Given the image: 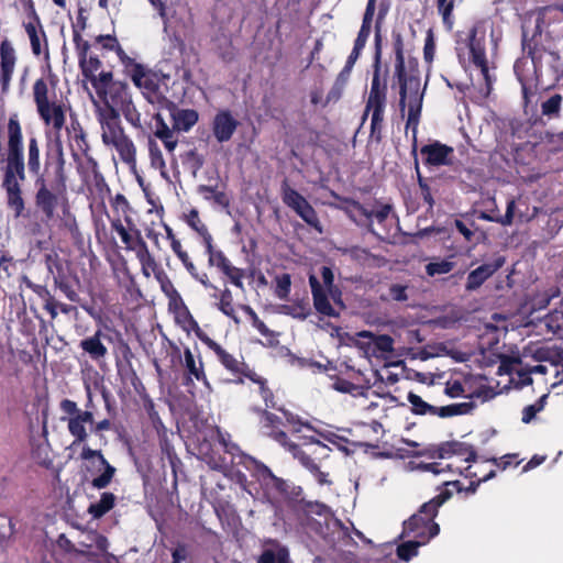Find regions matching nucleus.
Returning <instances> with one entry per match:
<instances>
[{"label": "nucleus", "mask_w": 563, "mask_h": 563, "mask_svg": "<svg viewBox=\"0 0 563 563\" xmlns=\"http://www.w3.org/2000/svg\"><path fill=\"white\" fill-rule=\"evenodd\" d=\"M154 120V128H153V134L155 137L159 139L161 141L165 139H170L175 135L176 130H174V126H168V124L165 122L164 118L161 113H155L153 115Z\"/></svg>", "instance_id": "45"}, {"label": "nucleus", "mask_w": 563, "mask_h": 563, "mask_svg": "<svg viewBox=\"0 0 563 563\" xmlns=\"http://www.w3.org/2000/svg\"><path fill=\"white\" fill-rule=\"evenodd\" d=\"M280 411H283V413H284L286 422L292 427V432L298 433L303 428L312 430L311 424L309 422L302 421L297 415H294L284 409H282Z\"/></svg>", "instance_id": "61"}, {"label": "nucleus", "mask_w": 563, "mask_h": 563, "mask_svg": "<svg viewBox=\"0 0 563 563\" xmlns=\"http://www.w3.org/2000/svg\"><path fill=\"white\" fill-rule=\"evenodd\" d=\"M306 445L309 448V451L291 441H289L287 445H284V448L316 477L319 485H330L331 481L328 479V473L322 472L312 457V455L327 456L325 452L330 450L329 446L313 438H311Z\"/></svg>", "instance_id": "13"}, {"label": "nucleus", "mask_w": 563, "mask_h": 563, "mask_svg": "<svg viewBox=\"0 0 563 563\" xmlns=\"http://www.w3.org/2000/svg\"><path fill=\"white\" fill-rule=\"evenodd\" d=\"M68 417H62L60 420L67 422V429L70 435L74 438L71 448L85 443L88 439V432L86 424L79 418L77 413H66Z\"/></svg>", "instance_id": "32"}, {"label": "nucleus", "mask_w": 563, "mask_h": 563, "mask_svg": "<svg viewBox=\"0 0 563 563\" xmlns=\"http://www.w3.org/2000/svg\"><path fill=\"white\" fill-rule=\"evenodd\" d=\"M291 288V277L288 273H283L275 277V295L280 300H287Z\"/></svg>", "instance_id": "49"}, {"label": "nucleus", "mask_w": 563, "mask_h": 563, "mask_svg": "<svg viewBox=\"0 0 563 563\" xmlns=\"http://www.w3.org/2000/svg\"><path fill=\"white\" fill-rule=\"evenodd\" d=\"M257 412L261 415V426L264 430V433L280 445H287L289 439L286 432L278 429V427L283 423L282 419L275 413L267 411L266 409H257Z\"/></svg>", "instance_id": "25"}, {"label": "nucleus", "mask_w": 563, "mask_h": 563, "mask_svg": "<svg viewBox=\"0 0 563 563\" xmlns=\"http://www.w3.org/2000/svg\"><path fill=\"white\" fill-rule=\"evenodd\" d=\"M197 335L211 351L214 352L222 366L235 377L232 382L234 384H243L244 378L251 372L250 366L245 362L239 361L232 354L228 353L219 343L202 333L200 330L197 331Z\"/></svg>", "instance_id": "16"}, {"label": "nucleus", "mask_w": 563, "mask_h": 563, "mask_svg": "<svg viewBox=\"0 0 563 563\" xmlns=\"http://www.w3.org/2000/svg\"><path fill=\"white\" fill-rule=\"evenodd\" d=\"M219 310L225 314L227 317L233 319L235 323H239L240 320L235 314V310L233 307V296L230 289L225 288L220 296Z\"/></svg>", "instance_id": "48"}, {"label": "nucleus", "mask_w": 563, "mask_h": 563, "mask_svg": "<svg viewBox=\"0 0 563 563\" xmlns=\"http://www.w3.org/2000/svg\"><path fill=\"white\" fill-rule=\"evenodd\" d=\"M422 155H426L423 159L427 166H442L450 164L449 156L453 154V147L442 144L439 141L423 145L420 150Z\"/></svg>", "instance_id": "24"}, {"label": "nucleus", "mask_w": 563, "mask_h": 563, "mask_svg": "<svg viewBox=\"0 0 563 563\" xmlns=\"http://www.w3.org/2000/svg\"><path fill=\"white\" fill-rule=\"evenodd\" d=\"M562 100L563 98L560 93L551 96L548 100L541 103V113L549 119L558 118L560 114Z\"/></svg>", "instance_id": "47"}, {"label": "nucleus", "mask_w": 563, "mask_h": 563, "mask_svg": "<svg viewBox=\"0 0 563 563\" xmlns=\"http://www.w3.org/2000/svg\"><path fill=\"white\" fill-rule=\"evenodd\" d=\"M118 111L122 112L124 119L134 128L141 129V113L136 109L135 104L133 103L132 99L128 101L125 104L120 107Z\"/></svg>", "instance_id": "51"}, {"label": "nucleus", "mask_w": 563, "mask_h": 563, "mask_svg": "<svg viewBox=\"0 0 563 563\" xmlns=\"http://www.w3.org/2000/svg\"><path fill=\"white\" fill-rule=\"evenodd\" d=\"M15 65V53L11 44L4 40L2 41V71L3 74H13Z\"/></svg>", "instance_id": "56"}, {"label": "nucleus", "mask_w": 563, "mask_h": 563, "mask_svg": "<svg viewBox=\"0 0 563 563\" xmlns=\"http://www.w3.org/2000/svg\"><path fill=\"white\" fill-rule=\"evenodd\" d=\"M59 409L63 413H77L85 424L93 426L95 417L92 410H81L76 401L65 398L59 402Z\"/></svg>", "instance_id": "38"}, {"label": "nucleus", "mask_w": 563, "mask_h": 563, "mask_svg": "<svg viewBox=\"0 0 563 563\" xmlns=\"http://www.w3.org/2000/svg\"><path fill=\"white\" fill-rule=\"evenodd\" d=\"M358 335L371 339L375 352L390 353L394 351V339L388 334H374L369 331H362Z\"/></svg>", "instance_id": "37"}, {"label": "nucleus", "mask_w": 563, "mask_h": 563, "mask_svg": "<svg viewBox=\"0 0 563 563\" xmlns=\"http://www.w3.org/2000/svg\"><path fill=\"white\" fill-rule=\"evenodd\" d=\"M33 99L36 111L46 126L59 134L66 123V113L70 106L60 100H49L48 86L44 78H38L33 85Z\"/></svg>", "instance_id": "8"}, {"label": "nucleus", "mask_w": 563, "mask_h": 563, "mask_svg": "<svg viewBox=\"0 0 563 563\" xmlns=\"http://www.w3.org/2000/svg\"><path fill=\"white\" fill-rule=\"evenodd\" d=\"M158 435H159V446H161L162 455L165 456L169 461L172 467L175 468L176 463L179 462V459L176 454L174 445L168 440L166 430L161 431V433H158Z\"/></svg>", "instance_id": "50"}, {"label": "nucleus", "mask_w": 563, "mask_h": 563, "mask_svg": "<svg viewBox=\"0 0 563 563\" xmlns=\"http://www.w3.org/2000/svg\"><path fill=\"white\" fill-rule=\"evenodd\" d=\"M238 457V464L249 471L260 483L264 497L272 504L278 501L280 492H285L287 487V481L277 477L264 463L245 453H240Z\"/></svg>", "instance_id": "10"}, {"label": "nucleus", "mask_w": 563, "mask_h": 563, "mask_svg": "<svg viewBox=\"0 0 563 563\" xmlns=\"http://www.w3.org/2000/svg\"><path fill=\"white\" fill-rule=\"evenodd\" d=\"M455 267V263L449 260L437 258L426 265V273L430 277L449 274Z\"/></svg>", "instance_id": "43"}, {"label": "nucleus", "mask_w": 563, "mask_h": 563, "mask_svg": "<svg viewBox=\"0 0 563 563\" xmlns=\"http://www.w3.org/2000/svg\"><path fill=\"white\" fill-rule=\"evenodd\" d=\"M292 512L302 527L312 528L317 523L312 515L327 518L330 514V508L321 501H310L302 497V499L297 503Z\"/></svg>", "instance_id": "19"}, {"label": "nucleus", "mask_w": 563, "mask_h": 563, "mask_svg": "<svg viewBox=\"0 0 563 563\" xmlns=\"http://www.w3.org/2000/svg\"><path fill=\"white\" fill-rule=\"evenodd\" d=\"M384 14L382 10L378 13L376 21L375 33V52L373 58V77L371 81V89L365 102V109L362 115V123H364L371 113V129L369 139L379 144L383 141V128L385 120V109L387 106V82L386 79H380L382 71V36L379 33V23Z\"/></svg>", "instance_id": "3"}, {"label": "nucleus", "mask_w": 563, "mask_h": 563, "mask_svg": "<svg viewBox=\"0 0 563 563\" xmlns=\"http://www.w3.org/2000/svg\"><path fill=\"white\" fill-rule=\"evenodd\" d=\"M437 9H438V12L442 16L444 26L448 30H452V27H453L452 12L454 9V0H437Z\"/></svg>", "instance_id": "55"}, {"label": "nucleus", "mask_w": 563, "mask_h": 563, "mask_svg": "<svg viewBox=\"0 0 563 563\" xmlns=\"http://www.w3.org/2000/svg\"><path fill=\"white\" fill-rule=\"evenodd\" d=\"M183 165L189 169L194 176L203 167L205 157L196 148L185 152L181 156Z\"/></svg>", "instance_id": "40"}, {"label": "nucleus", "mask_w": 563, "mask_h": 563, "mask_svg": "<svg viewBox=\"0 0 563 563\" xmlns=\"http://www.w3.org/2000/svg\"><path fill=\"white\" fill-rule=\"evenodd\" d=\"M88 81L91 84L100 101L102 108H112L118 110L132 99L130 87L126 82L113 80L111 70L101 69Z\"/></svg>", "instance_id": "9"}, {"label": "nucleus", "mask_w": 563, "mask_h": 563, "mask_svg": "<svg viewBox=\"0 0 563 563\" xmlns=\"http://www.w3.org/2000/svg\"><path fill=\"white\" fill-rule=\"evenodd\" d=\"M32 13L30 15V19L27 22L23 23V26L25 29V32L30 38L32 53L35 56H40L43 53V47L41 44V41L44 42V49L47 53L48 51V44H47V37L45 34V31L43 29V25L41 23V20L38 15L36 14L33 4L31 3Z\"/></svg>", "instance_id": "21"}, {"label": "nucleus", "mask_w": 563, "mask_h": 563, "mask_svg": "<svg viewBox=\"0 0 563 563\" xmlns=\"http://www.w3.org/2000/svg\"><path fill=\"white\" fill-rule=\"evenodd\" d=\"M80 459L90 462L91 466H87V471L90 474L100 472V474L95 476L90 482L92 488L104 489L111 484L117 470L104 457L101 450H93L85 444L80 453Z\"/></svg>", "instance_id": "14"}, {"label": "nucleus", "mask_w": 563, "mask_h": 563, "mask_svg": "<svg viewBox=\"0 0 563 563\" xmlns=\"http://www.w3.org/2000/svg\"><path fill=\"white\" fill-rule=\"evenodd\" d=\"M540 35L533 34L530 38L527 34L522 35V51L532 62L534 71H541L543 67V55L547 48L540 43Z\"/></svg>", "instance_id": "29"}, {"label": "nucleus", "mask_w": 563, "mask_h": 563, "mask_svg": "<svg viewBox=\"0 0 563 563\" xmlns=\"http://www.w3.org/2000/svg\"><path fill=\"white\" fill-rule=\"evenodd\" d=\"M133 84L141 90L144 98L152 104L164 107L170 103L166 97L163 88L162 80L164 76L147 68L145 65H134L129 74Z\"/></svg>", "instance_id": "11"}, {"label": "nucleus", "mask_w": 563, "mask_h": 563, "mask_svg": "<svg viewBox=\"0 0 563 563\" xmlns=\"http://www.w3.org/2000/svg\"><path fill=\"white\" fill-rule=\"evenodd\" d=\"M111 206L117 212L123 214L126 224H132L133 220L130 217L132 207L123 194H117L111 199Z\"/></svg>", "instance_id": "52"}, {"label": "nucleus", "mask_w": 563, "mask_h": 563, "mask_svg": "<svg viewBox=\"0 0 563 563\" xmlns=\"http://www.w3.org/2000/svg\"><path fill=\"white\" fill-rule=\"evenodd\" d=\"M453 441L442 442L439 445L429 448L426 453L432 459H449L453 456ZM400 457L420 456L424 452L409 451L402 448L397 449Z\"/></svg>", "instance_id": "30"}, {"label": "nucleus", "mask_w": 563, "mask_h": 563, "mask_svg": "<svg viewBox=\"0 0 563 563\" xmlns=\"http://www.w3.org/2000/svg\"><path fill=\"white\" fill-rule=\"evenodd\" d=\"M78 65L81 71L82 77L88 80L97 73H99L102 68V62L98 56L88 55L90 49V44L88 41L84 40L79 45L75 47Z\"/></svg>", "instance_id": "23"}, {"label": "nucleus", "mask_w": 563, "mask_h": 563, "mask_svg": "<svg viewBox=\"0 0 563 563\" xmlns=\"http://www.w3.org/2000/svg\"><path fill=\"white\" fill-rule=\"evenodd\" d=\"M453 455L461 456L465 462H475L477 460V452L472 444L453 441Z\"/></svg>", "instance_id": "53"}, {"label": "nucleus", "mask_w": 563, "mask_h": 563, "mask_svg": "<svg viewBox=\"0 0 563 563\" xmlns=\"http://www.w3.org/2000/svg\"><path fill=\"white\" fill-rule=\"evenodd\" d=\"M47 269L53 276V280H55V276H64L70 272V269L65 266L62 261L55 256L47 255L46 256Z\"/></svg>", "instance_id": "59"}, {"label": "nucleus", "mask_w": 563, "mask_h": 563, "mask_svg": "<svg viewBox=\"0 0 563 563\" xmlns=\"http://www.w3.org/2000/svg\"><path fill=\"white\" fill-rule=\"evenodd\" d=\"M185 356V367L187 371L188 376L186 377V384L189 382H192V376L198 380L203 383L206 386H209L207 375L203 369V363L201 360H199L198 364L195 360L194 354L191 351L186 347L184 351Z\"/></svg>", "instance_id": "33"}, {"label": "nucleus", "mask_w": 563, "mask_h": 563, "mask_svg": "<svg viewBox=\"0 0 563 563\" xmlns=\"http://www.w3.org/2000/svg\"><path fill=\"white\" fill-rule=\"evenodd\" d=\"M221 272L228 276L231 283L236 287H242L243 271L233 266L231 263L227 264Z\"/></svg>", "instance_id": "63"}, {"label": "nucleus", "mask_w": 563, "mask_h": 563, "mask_svg": "<svg viewBox=\"0 0 563 563\" xmlns=\"http://www.w3.org/2000/svg\"><path fill=\"white\" fill-rule=\"evenodd\" d=\"M241 308L247 313L252 320L253 327L264 336H267L271 331L263 320H261L254 309L247 305L241 306Z\"/></svg>", "instance_id": "60"}, {"label": "nucleus", "mask_w": 563, "mask_h": 563, "mask_svg": "<svg viewBox=\"0 0 563 563\" xmlns=\"http://www.w3.org/2000/svg\"><path fill=\"white\" fill-rule=\"evenodd\" d=\"M103 336V332L98 329L92 335L79 342V347L82 352L97 363L104 360L108 355V347L102 342Z\"/></svg>", "instance_id": "27"}, {"label": "nucleus", "mask_w": 563, "mask_h": 563, "mask_svg": "<svg viewBox=\"0 0 563 563\" xmlns=\"http://www.w3.org/2000/svg\"><path fill=\"white\" fill-rule=\"evenodd\" d=\"M341 205L338 207L355 225L366 229L371 234H376L372 221L371 210L366 209L358 200L349 197L335 196Z\"/></svg>", "instance_id": "17"}, {"label": "nucleus", "mask_w": 563, "mask_h": 563, "mask_svg": "<svg viewBox=\"0 0 563 563\" xmlns=\"http://www.w3.org/2000/svg\"><path fill=\"white\" fill-rule=\"evenodd\" d=\"M452 497V490L444 488L429 501L422 504L417 514H413L404 522V533L422 541H429L440 532L439 525L434 521L439 508Z\"/></svg>", "instance_id": "5"}, {"label": "nucleus", "mask_w": 563, "mask_h": 563, "mask_svg": "<svg viewBox=\"0 0 563 563\" xmlns=\"http://www.w3.org/2000/svg\"><path fill=\"white\" fill-rule=\"evenodd\" d=\"M170 110L172 124L176 132H188L199 120V113L195 109H180L173 102Z\"/></svg>", "instance_id": "28"}, {"label": "nucleus", "mask_w": 563, "mask_h": 563, "mask_svg": "<svg viewBox=\"0 0 563 563\" xmlns=\"http://www.w3.org/2000/svg\"><path fill=\"white\" fill-rule=\"evenodd\" d=\"M506 263L504 256H498L492 262L484 263L471 271L466 277L465 290L468 292L479 289L486 280H488L496 272H498Z\"/></svg>", "instance_id": "18"}, {"label": "nucleus", "mask_w": 563, "mask_h": 563, "mask_svg": "<svg viewBox=\"0 0 563 563\" xmlns=\"http://www.w3.org/2000/svg\"><path fill=\"white\" fill-rule=\"evenodd\" d=\"M117 497L111 492H104L101 494L100 499L96 503H91L88 507V514L95 519L102 518L115 506Z\"/></svg>", "instance_id": "34"}, {"label": "nucleus", "mask_w": 563, "mask_h": 563, "mask_svg": "<svg viewBox=\"0 0 563 563\" xmlns=\"http://www.w3.org/2000/svg\"><path fill=\"white\" fill-rule=\"evenodd\" d=\"M407 400L411 405V411L415 415H431L435 416L437 407L426 402L419 395L410 391L407 396Z\"/></svg>", "instance_id": "41"}, {"label": "nucleus", "mask_w": 563, "mask_h": 563, "mask_svg": "<svg viewBox=\"0 0 563 563\" xmlns=\"http://www.w3.org/2000/svg\"><path fill=\"white\" fill-rule=\"evenodd\" d=\"M468 49L470 57L473 64L483 63L486 60V49H485V37H477L476 29H473L468 35Z\"/></svg>", "instance_id": "35"}, {"label": "nucleus", "mask_w": 563, "mask_h": 563, "mask_svg": "<svg viewBox=\"0 0 563 563\" xmlns=\"http://www.w3.org/2000/svg\"><path fill=\"white\" fill-rule=\"evenodd\" d=\"M280 197L283 203L292 210L307 225L320 234L323 232L316 209L298 190L290 186L287 178L280 184Z\"/></svg>", "instance_id": "12"}, {"label": "nucleus", "mask_w": 563, "mask_h": 563, "mask_svg": "<svg viewBox=\"0 0 563 563\" xmlns=\"http://www.w3.org/2000/svg\"><path fill=\"white\" fill-rule=\"evenodd\" d=\"M96 114L101 126L103 144L115 148L123 163L134 166L136 163V147L122 126L119 111L97 106Z\"/></svg>", "instance_id": "4"}, {"label": "nucleus", "mask_w": 563, "mask_h": 563, "mask_svg": "<svg viewBox=\"0 0 563 563\" xmlns=\"http://www.w3.org/2000/svg\"><path fill=\"white\" fill-rule=\"evenodd\" d=\"M549 394H544L534 404L526 406L522 409L521 421L526 424L530 423L544 409Z\"/></svg>", "instance_id": "46"}, {"label": "nucleus", "mask_w": 563, "mask_h": 563, "mask_svg": "<svg viewBox=\"0 0 563 563\" xmlns=\"http://www.w3.org/2000/svg\"><path fill=\"white\" fill-rule=\"evenodd\" d=\"M27 169L35 177V206L47 218H53L59 197L66 192V159L60 141L47 146L44 167L41 169L40 143L35 136L27 142Z\"/></svg>", "instance_id": "1"}, {"label": "nucleus", "mask_w": 563, "mask_h": 563, "mask_svg": "<svg viewBox=\"0 0 563 563\" xmlns=\"http://www.w3.org/2000/svg\"><path fill=\"white\" fill-rule=\"evenodd\" d=\"M148 154L151 166L155 169H159L163 173L166 167L165 159L158 144L151 137L148 139Z\"/></svg>", "instance_id": "54"}, {"label": "nucleus", "mask_w": 563, "mask_h": 563, "mask_svg": "<svg viewBox=\"0 0 563 563\" xmlns=\"http://www.w3.org/2000/svg\"><path fill=\"white\" fill-rule=\"evenodd\" d=\"M391 45L395 54L394 78L397 81L399 95H401L404 100L407 88L417 89V86H420L419 63L416 57L409 56L406 59L404 36L397 29L391 31Z\"/></svg>", "instance_id": "7"}, {"label": "nucleus", "mask_w": 563, "mask_h": 563, "mask_svg": "<svg viewBox=\"0 0 563 563\" xmlns=\"http://www.w3.org/2000/svg\"><path fill=\"white\" fill-rule=\"evenodd\" d=\"M144 409L157 433L166 430L157 410L155 409V404L151 398L144 400Z\"/></svg>", "instance_id": "57"}, {"label": "nucleus", "mask_w": 563, "mask_h": 563, "mask_svg": "<svg viewBox=\"0 0 563 563\" xmlns=\"http://www.w3.org/2000/svg\"><path fill=\"white\" fill-rule=\"evenodd\" d=\"M111 228L120 235L124 249L135 254L141 264L142 274L146 278L154 274L155 277L161 280V276L164 275V273L154 255L150 252L141 230L137 229L133 222L124 227L120 218L111 220Z\"/></svg>", "instance_id": "6"}, {"label": "nucleus", "mask_w": 563, "mask_h": 563, "mask_svg": "<svg viewBox=\"0 0 563 563\" xmlns=\"http://www.w3.org/2000/svg\"><path fill=\"white\" fill-rule=\"evenodd\" d=\"M420 88L421 85L417 86V89L407 88L404 100L401 99V95H399V110L402 114L405 112L406 106H408L406 133L409 130L412 132V155H416L418 150L417 134L422 112L423 92L420 91Z\"/></svg>", "instance_id": "15"}, {"label": "nucleus", "mask_w": 563, "mask_h": 563, "mask_svg": "<svg viewBox=\"0 0 563 563\" xmlns=\"http://www.w3.org/2000/svg\"><path fill=\"white\" fill-rule=\"evenodd\" d=\"M474 406V402L470 401L437 407L435 416H439L441 418H449L454 416L466 415L473 410Z\"/></svg>", "instance_id": "39"}, {"label": "nucleus", "mask_w": 563, "mask_h": 563, "mask_svg": "<svg viewBox=\"0 0 563 563\" xmlns=\"http://www.w3.org/2000/svg\"><path fill=\"white\" fill-rule=\"evenodd\" d=\"M428 541H406L397 547V556L402 561H409L418 555L419 547L426 544Z\"/></svg>", "instance_id": "44"}, {"label": "nucleus", "mask_w": 563, "mask_h": 563, "mask_svg": "<svg viewBox=\"0 0 563 563\" xmlns=\"http://www.w3.org/2000/svg\"><path fill=\"white\" fill-rule=\"evenodd\" d=\"M113 52H115L117 56L119 57L120 62L124 66V69L126 74H131V69L134 68V65H141V63H137L134 58L130 57L125 51L122 48L120 43L117 44Z\"/></svg>", "instance_id": "64"}, {"label": "nucleus", "mask_w": 563, "mask_h": 563, "mask_svg": "<svg viewBox=\"0 0 563 563\" xmlns=\"http://www.w3.org/2000/svg\"><path fill=\"white\" fill-rule=\"evenodd\" d=\"M79 285V278L76 274H68L64 276H55L54 286L59 289L65 297L71 302H79L80 297L76 289V286Z\"/></svg>", "instance_id": "31"}, {"label": "nucleus", "mask_w": 563, "mask_h": 563, "mask_svg": "<svg viewBox=\"0 0 563 563\" xmlns=\"http://www.w3.org/2000/svg\"><path fill=\"white\" fill-rule=\"evenodd\" d=\"M7 158L2 187L7 192V205L18 218L25 209L21 183L25 180V163L23 153L22 128L18 115L10 117L8 122Z\"/></svg>", "instance_id": "2"}, {"label": "nucleus", "mask_w": 563, "mask_h": 563, "mask_svg": "<svg viewBox=\"0 0 563 563\" xmlns=\"http://www.w3.org/2000/svg\"><path fill=\"white\" fill-rule=\"evenodd\" d=\"M206 253L208 254V262L210 266H217L220 271L230 263L224 253L220 250H216L213 247V242L211 243L210 249H206Z\"/></svg>", "instance_id": "58"}, {"label": "nucleus", "mask_w": 563, "mask_h": 563, "mask_svg": "<svg viewBox=\"0 0 563 563\" xmlns=\"http://www.w3.org/2000/svg\"><path fill=\"white\" fill-rule=\"evenodd\" d=\"M66 131L69 137L76 143L78 150L86 152L89 148L86 132L76 117H70V123L66 126Z\"/></svg>", "instance_id": "36"}, {"label": "nucleus", "mask_w": 563, "mask_h": 563, "mask_svg": "<svg viewBox=\"0 0 563 563\" xmlns=\"http://www.w3.org/2000/svg\"><path fill=\"white\" fill-rule=\"evenodd\" d=\"M257 563H291L289 550L278 540L267 539Z\"/></svg>", "instance_id": "26"}, {"label": "nucleus", "mask_w": 563, "mask_h": 563, "mask_svg": "<svg viewBox=\"0 0 563 563\" xmlns=\"http://www.w3.org/2000/svg\"><path fill=\"white\" fill-rule=\"evenodd\" d=\"M239 124L230 110H219L211 123L213 136L219 143H225L232 139Z\"/></svg>", "instance_id": "20"}, {"label": "nucleus", "mask_w": 563, "mask_h": 563, "mask_svg": "<svg viewBox=\"0 0 563 563\" xmlns=\"http://www.w3.org/2000/svg\"><path fill=\"white\" fill-rule=\"evenodd\" d=\"M435 53V40L432 30H428L423 46V58L426 63L431 64Z\"/></svg>", "instance_id": "62"}, {"label": "nucleus", "mask_w": 563, "mask_h": 563, "mask_svg": "<svg viewBox=\"0 0 563 563\" xmlns=\"http://www.w3.org/2000/svg\"><path fill=\"white\" fill-rule=\"evenodd\" d=\"M302 493L301 486H296L287 481V487H285V492H280L279 500L286 501L292 511L297 503L302 499Z\"/></svg>", "instance_id": "42"}, {"label": "nucleus", "mask_w": 563, "mask_h": 563, "mask_svg": "<svg viewBox=\"0 0 563 563\" xmlns=\"http://www.w3.org/2000/svg\"><path fill=\"white\" fill-rule=\"evenodd\" d=\"M309 285L316 311L325 317L339 318L340 312L331 305L327 290L313 274L309 276Z\"/></svg>", "instance_id": "22"}]
</instances>
